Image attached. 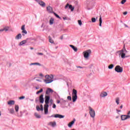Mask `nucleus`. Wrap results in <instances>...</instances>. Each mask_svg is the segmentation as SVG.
<instances>
[{
    "mask_svg": "<svg viewBox=\"0 0 130 130\" xmlns=\"http://www.w3.org/2000/svg\"><path fill=\"white\" fill-rule=\"evenodd\" d=\"M127 52V51L125 49V46H123V48L119 51H117V53L119 54V55H121V58H125V57H128L129 56H125V54Z\"/></svg>",
    "mask_w": 130,
    "mask_h": 130,
    "instance_id": "nucleus-1",
    "label": "nucleus"
},
{
    "mask_svg": "<svg viewBox=\"0 0 130 130\" xmlns=\"http://www.w3.org/2000/svg\"><path fill=\"white\" fill-rule=\"evenodd\" d=\"M45 80H44L46 84H50V83H52L53 82V75H51L49 76V75H47L45 77Z\"/></svg>",
    "mask_w": 130,
    "mask_h": 130,
    "instance_id": "nucleus-2",
    "label": "nucleus"
},
{
    "mask_svg": "<svg viewBox=\"0 0 130 130\" xmlns=\"http://www.w3.org/2000/svg\"><path fill=\"white\" fill-rule=\"evenodd\" d=\"M78 91L77 90L73 89L72 92V100L73 102H76L77 101V99H78V95H77Z\"/></svg>",
    "mask_w": 130,
    "mask_h": 130,
    "instance_id": "nucleus-3",
    "label": "nucleus"
},
{
    "mask_svg": "<svg viewBox=\"0 0 130 130\" xmlns=\"http://www.w3.org/2000/svg\"><path fill=\"white\" fill-rule=\"evenodd\" d=\"M91 50H87L83 52V54L84 55V57H85V58H88V57H89V55L91 54Z\"/></svg>",
    "mask_w": 130,
    "mask_h": 130,
    "instance_id": "nucleus-4",
    "label": "nucleus"
},
{
    "mask_svg": "<svg viewBox=\"0 0 130 130\" xmlns=\"http://www.w3.org/2000/svg\"><path fill=\"white\" fill-rule=\"evenodd\" d=\"M115 72H117V73H122L123 69L122 67H120L119 66H117L115 68Z\"/></svg>",
    "mask_w": 130,
    "mask_h": 130,
    "instance_id": "nucleus-5",
    "label": "nucleus"
},
{
    "mask_svg": "<svg viewBox=\"0 0 130 130\" xmlns=\"http://www.w3.org/2000/svg\"><path fill=\"white\" fill-rule=\"evenodd\" d=\"M89 114L90 115V116L94 118L95 117V111L92 109L90 107H89Z\"/></svg>",
    "mask_w": 130,
    "mask_h": 130,
    "instance_id": "nucleus-6",
    "label": "nucleus"
},
{
    "mask_svg": "<svg viewBox=\"0 0 130 130\" xmlns=\"http://www.w3.org/2000/svg\"><path fill=\"white\" fill-rule=\"evenodd\" d=\"M49 99H50V97L49 95H45V103H46L45 105H48L49 103Z\"/></svg>",
    "mask_w": 130,
    "mask_h": 130,
    "instance_id": "nucleus-7",
    "label": "nucleus"
},
{
    "mask_svg": "<svg viewBox=\"0 0 130 130\" xmlns=\"http://www.w3.org/2000/svg\"><path fill=\"white\" fill-rule=\"evenodd\" d=\"M121 118L122 120H125L126 119L130 118V116L129 115H122L121 116Z\"/></svg>",
    "mask_w": 130,
    "mask_h": 130,
    "instance_id": "nucleus-8",
    "label": "nucleus"
},
{
    "mask_svg": "<svg viewBox=\"0 0 130 130\" xmlns=\"http://www.w3.org/2000/svg\"><path fill=\"white\" fill-rule=\"evenodd\" d=\"M68 8H69V9L73 12L74 11V8L72 5H70V4H67V5L65 6V9H68Z\"/></svg>",
    "mask_w": 130,
    "mask_h": 130,
    "instance_id": "nucleus-9",
    "label": "nucleus"
},
{
    "mask_svg": "<svg viewBox=\"0 0 130 130\" xmlns=\"http://www.w3.org/2000/svg\"><path fill=\"white\" fill-rule=\"evenodd\" d=\"M49 106L48 105H44V111L45 114H47L48 113V107Z\"/></svg>",
    "mask_w": 130,
    "mask_h": 130,
    "instance_id": "nucleus-10",
    "label": "nucleus"
},
{
    "mask_svg": "<svg viewBox=\"0 0 130 130\" xmlns=\"http://www.w3.org/2000/svg\"><path fill=\"white\" fill-rule=\"evenodd\" d=\"M47 11L48 13H54L52 7L48 6L47 7Z\"/></svg>",
    "mask_w": 130,
    "mask_h": 130,
    "instance_id": "nucleus-11",
    "label": "nucleus"
},
{
    "mask_svg": "<svg viewBox=\"0 0 130 130\" xmlns=\"http://www.w3.org/2000/svg\"><path fill=\"white\" fill-rule=\"evenodd\" d=\"M43 94H41L39 97V100L40 103H44V99L43 98Z\"/></svg>",
    "mask_w": 130,
    "mask_h": 130,
    "instance_id": "nucleus-12",
    "label": "nucleus"
},
{
    "mask_svg": "<svg viewBox=\"0 0 130 130\" xmlns=\"http://www.w3.org/2000/svg\"><path fill=\"white\" fill-rule=\"evenodd\" d=\"M54 117H55L56 118H63V117H64V116L59 114H56L55 115Z\"/></svg>",
    "mask_w": 130,
    "mask_h": 130,
    "instance_id": "nucleus-13",
    "label": "nucleus"
},
{
    "mask_svg": "<svg viewBox=\"0 0 130 130\" xmlns=\"http://www.w3.org/2000/svg\"><path fill=\"white\" fill-rule=\"evenodd\" d=\"M49 125H51V126H53V127H54V126H55V125H56V122H50L48 123Z\"/></svg>",
    "mask_w": 130,
    "mask_h": 130,
    "instance_id": "nucleus-14",
    "label": "nucleus"
},
{
    "mask_svg": "<svg viewBox=\"0 0 130 130\" xmlns=\"http://www.w3.org/2000/svg\"><path fill=\"white\" fill-rule=\"evenodd\" d=\"M27 41H28V39H27L25 40H23V41H21L19 45L22 46V45H23V44H26V43H27Z\"/></svg>",
    "mask_w": 130,
    "mask_h": 130,
    "instance_id": "nucleus-15",
    "label": "nucleus"
},
{
    "mask_svg": "<svg viewBox=\"0 0 130 130\" xmlns=\"http://www.w3.org/2000/svg\"><path fill=\"white\" fill-rule=\"evenodd\" d=\"M70 47H72V49H73V50H74V51H75V52H77V51H78V48L75 47L73 45H70Z\"/></svg>",
    "mask_w": 130,
    "mask_h": 130,
    "instance_id": "nucleus-16",
    "label": "nucleus"
},
{
    "mask_svg": "<svg viewBox=\"0 0 130 130\" xmlns=\"http://www.w3.org/2000/svg\"><path fill=\"white\" fill-rule=\"evenodd\" d=\"M52 92H53V90H52V89L48 88L46 90V94H47V95H48L50 93H52Z\"/></svg>",
    "mask_w": 130,
    "mask_h": 130,
    "instance_id": "nucleus-17",
    "label": "nucleus"
},
{
    "mask_svg": "<svg viewBox=\"0 0 130 130\" xmlns=\"http://www.w3.org/2000/svg\"><path fill=\"white\" fill-rule=\"evenodd\" d=\"M8 105H14L15 101L11 100L8 102Z\"/></svg>",
    "mask_w": 130,
    "mask_h": 130,
    "instance_id": "nucleus-18",
    "label": "nucleus"
},
{
    "mask_svg": "<svg viewBox=\"0 0 130 130\" xmlns=\"http://www.w3.org/2000/svg\"><path fill=\"white\" fill-rule=\"evenodd\" d=\"M39 5H40V6L41 7H43V8H44V7H45V6H46L45 3H44L43 1H41V2H40L39 3Z\"/></svg>",
    "mask_w": 130,
    "mask_h": 130,
    "instance_id": "nucleus-19",
    "label": "nucleus"
},
{
    "mask_svg": "<svg viewBox=\"0 0 130 130\" xmlns=\"http://www.w3.org/2000/svg\"><path fill=\"white\" fill-rule=\"evenodd\" d=\"M107 95V92H103L100 94V96L102 98L106 97Z\"/></svg>",
    "mask_w": 130,
    "mask_h": 130,
    "instance_id": "nucleus-20",
    "label": "nucleus"
},
{
    "mask_svg": "<svg viewBox=\"0 0 130 130\" xmlns=\"http://www.w3.org/2000/svg\"><path fill=\"white\" fill-rule=\"evenodd\" d=\"M75 121H76V119H74L73 121H72L71 122H70L68 124V126L69 127H71L72 125H73V124H74V123H75Z\"/></svg>",
    "mask_w": 130,
    "mask_h": 130,
    "instance_id": "nucleus-21",
    "label": "nucleus"
},
{
    "mask_svg": "<svg viewBox=\"0 0 130 130\" xmlns=\"http://www.w3.org/2000/svg\"><path fill=\"white\" fill-rule=\"evenodd\" d=\"M9 30V27L7 26L4 28V29H0V32H3V31H5L7 32V31Z\"/></svg>",
    "mask_w": 130,
    "mask_h": 130,
    "instance_id": "nucleus-22",
    "label": "nucleus"
},
{
    "mask_svg": "<svg viewBox=\"0 0 130 130\" xmlns=\"http://www.w3.org/2000/svg\"><path fill=\"white\" fill-rule=\"evenodd\" d=\"M53 22H54V19H53V18H51L49 20L50 25H53Z\"/></svg>",
    "mask_w": 130,
    "mask_h": 130,
    "instance_id": "nucleus-23",
    "label": "nucleus"
},
{
    "mask_svg": "<svg viewBox=\"0 0 130 130\" xmlns=\"http://www.w3.org/2000/svg\"><path fill=\"white\" fill-rule=\"evenodd\" d=\"M100 26L102 27V17L101 16H100Z\"/></svg>",
    "mask_w": 130,
    "mask_h": 130,
    "instance_id": "nucleus-24",
    "label": "nucleus"
},
{
    "mask_svg": "<svg viewBox=\"0 0 130 130\" xmlns=\"http://www.w3.org/2000/svg\"><path fill=\"white\" fill-rule=\"evenodd\" d=\"M15 38L16 39H21V38H22V35H21V34H18L16 36Z\"/></svg>",
    "mask_w": 130,
    "mask_h": 130,
    "instance_id": "nucleus-25",
    "label": "nucleus"
},
{
    "mask_svg": "<svg viewBox=\"0 0 130 130\" xmlns=\"http://www.w3.org/2000/svg\"><path fill=\"white\" fill-rule=\"evenodd\" d=\"M30 66H41V64H40V63H31L30 64Z\"/></svg>",
    "mask_w": 130,
    "mask_h": 130,
    "instance_id": "nucleus-26",
    "label": "nucleus"
},
{
    "mask_svg": "<svg viewBox=\"0 0 130 130\" xmlns=\"http://www.w3.org/2000/svg\"><path fill=\"white\" fill-rule=\"evenodd\" d=\"M116 103L117 104V105H118L119 104V98H116Z\"/></svg>",
    "mask_w": 130,
    "mask_h": 130,
    "instance_id": "nucleus-27",
    "label": "nucleus"
},
{
    "mask_svg": "<svg viewBox=\"0 0 130 130\" xmlns=\"http://www.w3.org/2000/svg\"><path fill=\"white\" fill-rule=\"evenodd\" d=\"M114 67V65L113 64H111L108 66V69H109V70H111L113 69Z\"/></svg>",
    "mask_w": 130,
    "mask_h": 130,
    "instance_id": "nucleus-28",
    "label": "nucleus"
},
{
    "mask_svg": "<svg viewBox=\"0 0 130 130\" xmlns=\"http://www.w3.org/2000/svg\"><path fill=\"white\" fill-rule=\"evenodd\" d=\"M35 115L36 117H37V118H40V117H41V116H40V115L37 114V113H35Z\"/></svg>",
    "mask_w": 130,
    "mask_h": 130,
    "instance_id": "nucleus-29",
    "label": "nucleus"
},
{
    "mask_svg": "<svg viewBox=\"0 0 130 130\" xmlns=\"http://www.w3.org/2000/svg\"><path fill=\"white\" fill-rule=\"evenodd\" d=\"M15 111L16 112H18V111H19V106L18 105H15Z\"/></svg>",
    "mask_w": 130,
    "mask_h": 130,
    "instance_id": "nucleus-30",
    "label": "nucleus"
},
{
    "mask_svg": "<svg viewBox=\"0 0 130 130\" xmlns=\"http://www.w3.org/2000/svg\"><path fill=\"white\" fill-rule=\"evenodd\" d=\"M49 41L50 43H53V40L50 37H49Z\"/></svg>",
    "mask_w": 130,
    "mask_h": 130,
    "instance_id": "nucleus-31",
    "label": "nucleus"
},
{
    "mask_svg": "<svg viewBox=\"0 0 130 130\" xmlns=\"http://www.w3.org/2000/svg\"><path fill=\"white\" fill-rule=\"evenodd\" d=\"M42 92H43V89L41 88L39 91H38L36 93V94H38L40 93H42Z\"/></svg>",
    "mask_w": 130,
    "mask_h": 130,
    "instance_id": "nucleus-32",
    "label": "nucleus"
},
{
    "mask_svg": "<svg viewBox=\"0 0 130 130\" xmlns=\"http://www.w3.org/2000/svg\"><path fill=\"white\" fill-rule=\"evenodd\" d=\"M10 112L12 114H13V113H15V111L14 110V109H11L10 110Z\"/></svg>",
    "mask_w": 130,
    "mask_h": 130,
    "instance_id": "nucleus-33",
    "label": "nucleus"
},
{
    "mask_svg": "<svg viewBox=\"0 0 130 130\" xmlns=\"http://www.w3.org/2000/svg\"><path fill=\"white\" fill-rule=\"evenodd\" d=\"M53 14H54V16H55V17H56V18H58V19H60V17H59V16H58V15H57L56 13L53 12Z\"/></svg>",
    "mask_w": 130,
    "mask_h": 130,
    "instance_id": "nucleus-34",
    "label": "nucleus"
},
{
    "mask_svg": "<svg viewBox=\"0 0 130 130\" xmlns=\"http://www.w3.org/2000/svg\"><path fill=\"white\" fill-rule=\"evenodd\" d=\"M36 109L37 111H40V110H41V109H40V107H39V106H37Z\"/></svg>",
    "mask_w": 130,
    "mask_h": 130,
    "instance_id": "nucleus-35",
    "label": "nucleus"
},
{
    "mask_svg": "<svg viewBox=\"0 0 130 130\" xmlns=\"http://www.w3.org/2000/svg\"><path fill=\"white\" fill-rule=\"evenodd\" d=\"M91 21H92V23H95V22H96V18H91Z\"/></svg>",
    "mask_w": 130,
    "mask_h": 130,
    "instance_id": "nucleus-36",
    "label": "nucleus"
},
{
    "mask_svg": "<svg viewBox=\"0 0 130 130\" xmlns=\"http://www.w3.org/2000/svg\"><path fill=\"white\" fill-rule=\"evenodd\" d=\"M68 100H69V101H72V96H68L67 97Z\"/></svg>",
    "mask_w": 130,
    "mask_h": 130,
    "instance_id": "nucleus-37",
    "label": "nucleus"
},
{
    "mask_svg": "<svg viewBox=\"0 0 130 130\" xmlns=\"http://www.w3.org/2000/svg\"><path fill=\"white\" fill-rule=\"evenodd\" d=\"M125 3H126V0H122L121 2V4L122 5H124Z\"/></svg>",
    "mask_w": 130,
    "mask_h": 130,
    "instance_id": "nucleus-38",
    "label": "nucleus"
},
{
    "mask_svg": "<svg viewBox=\"0 0 130 130\" xmlns=\"http://www.w3.org/2000/svg\"><path fill=\"white\" fill-rule=\"evenodd\" d=\"M78 24L79 25H80V26H82V21H81L80 20H78Z\"/></svg>",
    "mask_w": 130,
    "mask_h": 130,
    "instance_id": "nucleus-39",
    "label": "nucleus"
},
{
    "mask_svg": "<svg viewBox=\"0 0 130 130\" xmlns=\"http://www.w3.org/2000/svg\"><path fill=\"white\" fill-rule=\"evenodd\" d=\"M22 32L24 33V34H27V31L26 30V29L22 30Z\"/></svg>",
    "mask_w": 130,
    "mask_h": 130,
    "instance_id": "nucleus-40",
    "label": "nucleus"
},
{
    "mask_svg": "<svg viewBox=\"0 0 130 130\" xmlns=\"http://www.w3.org/2000/svg\"><path fill=\"white\" fill-rule=\"evenodd\" d=\"M19 99H20V100H22V99H25V96H22L19 97Z\"/></svg>",
    "mask_w": 130,
    "mask_h": 130,
    "instance_id": "nucleus-41",
    "label": "nucleus"
},
{
    "mask_svg": "<svg viewBox=\"0 0 130 130\" xmlns=\"http://www.w3.org/2000/svg\"><path fill=\"white\" fill-rule=\"evenodd\" d=\"M21 30H25V25L22 26Z\"/></svg>",
    "mask_w": 130,
    "mask_h": 130,
    "instance_id": "nucleus-42",
    "label": "nucleus"
},
{
    "mask_svg": "<svg viewBox=\"0 0 130 130\" xmlns=\"http://www.w3.org/2000/svg\"><path fill=\"white\" fill-rule=\"evenodd\" d=\"M41 111H43V106L42 105H41Z\"/></svg>",
    "mask_w": 130,
    "mask_h": 130,
    "instance_id": "nucleus-43",
    "label": "nucleus"
},
{
    "mask_svg": "<svg viewBox=\"0 0 130 130\" xmlns=\"http://www.w3.org/2000/svg\"><path fill=\"white\" fill-rule=\"evenodd\" d=\"M37 54H38V55H43V53H37Z\"/></svg>",
    "mask_w": 130,
    "mask_h": 130,
    "instance_id": "nucleus-44",
    "label": "nucleus"
},
{
    "mask_svg": "<svg viewBox=\"0 0 130 130\" xmlns=\"http://www.w3.org/2000/svg\"><path fill=\"white\" fill-rule=\"evenodd\" d=\"M52 107L53 108H56V105H55V104H53Z\"/></svg>",
    "mask_w": 130,
    "mask_h": 130,
    "instance_id": "nucleus-45",
    "label": "nucleus"
},
{
    "mask_svg": "<svg viewBox=\"0 0 130 130\" xmlns=\"http://www.w3.org/2000/svg\"><path fill=\"white\" fill-rule=\"evenodd\" d=\"M123 14L124 16H125L127 14V12H123Z\"/></svg>",
    "mask_w": 130,
    "mask_h": 130,
    "instance_id": "nucleus-46",
    "label": "nucleus"
},
{
    "mask_svg": "<svg viewBox=\"0 0 130 130\" xmlns=\"http://www.w3.org/2000/svg\"><path fill=\"white\" fill-rule=\"evenodd\" d=\"M77 68L78 69H83V67H81V66H77Z\"/></svg>",
    "mask_w": 130,
    "mask_h": 130,
    "instance_id": "nucleus-47",
    "label": "nucleus"
},
{
    "mask_svg": "<svg viewBox=\"0 0 130 130\" xmlns=\"http://www.w3.org/2000/svg\"><path fill=\"white\" fill-rule=\"evenodd\" d=\"M57 103L58 104L59 103H60V101L59 100H57Z\"/></svg>",
    "mask_w": 130,
    "mask_h": 130,
    "instance_id": "nucleus-48",
    "label": "nucleus"
},
{
    "mask_svg": "<svg viewBox=\"0 0 130 130\" xmlns=\"http://www.w3.org/2000/svg\"><path fill=\"white\" fill-rule=\"evenodd\" d=\"M60 39H61V40H62V39H63V36H61L60 37Z\"/></svg>",
    "mask_w": 130,
    "mask_h": 130,
    "instance_id": "nucleus-49",
    "label": "nucleus"
},
{
    "mask_svg": "<svg viewBox=\"0 0 130 130\" xmlns=\"http://www.w3.org/2000/svg\"><path fill=\"white\" fill-rule=\"evenodd\" d=\"M122 107H123V105H121L120 106V109H122Z\"/></svg>",
    "mask_w": 130,
    "mask_h": 130,
    "instance_id": "nucleus-50",
    "label": "nucleus"
},
{
    "mask_svg": "<svg viewBox=\"0 0 130 130\" xmlns=\"http://www.w3.org/2000/svg\"><path fill=\"white\" fill-rule=\"evenodd\" d=\"M116 111L118 112H120V111H121L119 110H118V109H116Z\"/></svg>",
    "mask_w": 130,
    "mask_h": 130,
    "instance_id": "nucleus-51",
    "label": "nucleus"
},
{
    "mask_svg": "<svg viewBox=\"0 0 130 130\" xmlns=\"http://www.w3.org/2000/svg\"><path fill=\"white\" fill-rule=\"evenodd\" d=\"M40 77H43V74H40Z\"/></svg>",
    "mask_w": 130,
    "mask_h": 130,
    "instance_id": "nucleus-52",
    "label": "nucleus"
},
{
    "mask_svg": "<svg viewBox=\"0 0 130 130\" xmlns=\"http://www.w3.org/2000/svg\"><path fill=\"white\" fill-rule=\"evenodd\" d=\"M63 20H67V17H63Z\"/></svg>",
    "mask_w": 130,
    "mask_h": 130,
    "instance_id": "nucleus-53",
    "label": "nucleus"
},
{
    "mask_svg": "<svg viewBox=\"0 0 130 130\" xmlns=\"http://www.w3.org/2000/svg\"><path fill=\"white\" fill-rule=\"evenodd\" d=\"M124 25H125V26H126L127 28L128 27V26H127L126 24H125Z\"/></svg>",
    "mask_w": 130,
    "mask_h": 130,
    "instance_id": "nucleus-54",
    "label": "nucleus"
},
{
    "mask_svg": "<svg viewBox=\"0 0 130 130\" xmlns=\"http://www.w3.org/2000/svg\"><path fill=\"white\" fill-rule=\"evenodd\" d=\"M36 81H37L38 82H40V80H39V79H36Z\"/></svg>",
    "mask_w": 130,
    "mask_h": 130,
    "instance_id": "nucleus-55",
    "label": "nucleus"
},
{
    "mask_svg": "<svg viewBox=\"0 0 130 130\" xmlns=\"http://www.w3.org/2000/svg\"><path fill=\"white\" fill-rule=\"evenodd\" d=\"M127 114H128V115H129V114H130V111L128 112Z\"/></svg>",
    "mask_w": 130,
    "mask_h": 130,
    "instance_id": "nucleus-56",
    "label": "nucleus"
},
{
    "mask_svg": "<svg viewBox=\"0 0 130 130\" xmlns=\"http://www.w3.org/2000/svg\"><path fill=\"white\" fill-rule=\"evenodd\" d=\"M30 49H31V50H32V49H34V48H33L32 47H31V48H30Z\"/></svg>",
    "mask_w": 130,
    "mask_h": 130,
    "instance_id": "nucleus-57",
    "label": "nucleus"
},
{
    "mask_svg": "<svg viewBox=\"0 0 130 130\" xmlns=\"http://www.w3.org/2000/svg\"><path fill=\"white\" fill-rule=\"evenodd\" d=\"M50 117H53V115L51 116Z\"/></svg>",
    "mask_w": 130,
    "mask_h": 130,
    "instance_id": "nucleus-58",
    "label": "nucleus"
},
{
    "mask_svg": "<svg viewBox=\"0 0 130 130\" xmlns=\"http://www.w3.org/2000/svg\"><path fill=\"white\" fill-rule=\"evenodd\" d=\"M116 118H118V116H116Z\"/></svg>",
    "mask_w": 130,
    "mask_h": 130,
    "instance_id": "nucleus-59",
    "label": "nucleus"
},
{
    "mask_svg": "<svg viewBox=\"0 0 130 130\" xmlns=\"http://www.w3.org/2000/svg\"><path fill=\"white\" fill-rule=\"evenodd\" d=\"M22 35L24 36V34H22Z\"/></svg>",
    "mask_w": 130,
    "mask_h": 130,
    "instance_id": "nucleus-60",
    "label": "nucleus"
}]
</instances>
